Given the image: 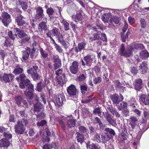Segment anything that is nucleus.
Segmentation results:
<instances>
[{
    "label": "nucleus",
    "instance_id": "obj_1",
    "mask_svg": "<svg viewBox=\"0 0 149 149\" xmlns=\"http://www.w3.org/2000/svg\"><path fill=\"white\" fill-rule=\"evenodd\" d=\"M58 122L61 125L62 128L65 130L66 128L65 123L68 127H74L75 125L76 120L71 115L62 117V120H60Z\"/></svg>",
    "mask_w": 149,
    "mask_h": 149
},
{
    "label": "nucleus",
    "instance_id": "obj_2",
    "mask_svg": "<svg viewBox=\"0 0 149 149\" xmlns=\"http://www.w3.org/2000/svg\"><path fill=\"white\" fill-rule=\"evenodd\" d=\"M24 83L28 87V89L24 91L25 95L31 99L33 97V93L34 91L33 86L30 83V81L29 79H26L24 82L22 81L19 84V87L22 89L24 88L25 87Z\"/></svg>",
    "mask_w": 149,
    "mask_h": 149
},
{
    "label": "nucleus",
    "instance_id": "obj_3",
    "mask_svg": "<svg viewBox=\"0 0 149 149\" xmlns=\"http://www.w3.org/2000/svg\"><path fill=\"white\" fill-rule=\"evenodd\" d=\"M136 45V47H138V48L139 46L140 47L143 46V45L140 44H137ZM133 45H131L130 47V49H128L126 50L124 45L123 44H122L119 53L120 55L121 56L126 57L130 56L132 55V52L134 51H135L137 48V47L133 48Z\"/></svg>",
    "mask_w": 149,
    "mask_h": 149
},
{
    "label": "nucleus",
    "instance_id": "obj_4",
    "mask_svg": "<svg viewBox=\"0 0 149 149\" xmlns=\"http://www.w3.org/2000/svg\"><path fill=\"white\" fill-rule=\"evenodd\" d=\"M27 123V120L23 119L21 120H19L14 126L15 132L18 134H22L25 129L24 125L26 126Z\"/></svg>",
    "mask_w": 149,
    "mask_h": 149
},
{
    "label": "nucleus",
    "instance_id": "obj_5",
    "mask_svg": "<svg viewBox=\"0 0 149 149\" xmlns=\"http://www.w3.org/2000/svg\"><path fill=\"white\" fill-rule=\"evenodd\" d=\"M0 19L5 26H7L11 21L10 15L7 12L2 13Z\"/></svg>",
    "mask_w": 149,
    "mask_h": 149
},
{
    "label": "nucleus",
    "instance_id": "obj_6",
    "mask_svg": "<svg viewBox=\"0 0 149 149\" xmlns=\"http://www.w3.org/2000/svg\"><path fill=\"white\" fill-rule=\"evenodd\" d=\"M38 70V68L37 66H33L32 68L28 69L27 72L28 74H30L34 80L38 79L39 78V76L37 73V70Z\"/></svg>",
    "mask_w": 149,
    "mask_h": 149
},
{
    "label": "nucleus",
    "instance_id": "obj_7",
    "mask_svg": "<svg viewBox=\"0 0 149 149\" xmlns=\"http://www.w3.org/2000/svg\"><path fill=\"white\" fill-rule=\"evenodd\" d=\"M65 100L64 95L63 94H59L56 97L55 104L58 107H61L63 104Z\"/></svg>",
    "mask_w": 149,
    "mask_h": 149
},
{
    "label": "nucleus",
    "instance_id": "obj_8",
    "mask_svg": "<svg viewBox=\"0 0 149 149\" xmlns=\"http://www.w3.org/2000/svg\"><path fill=\"white\" fill-rule=\"evenodd\" d=\"M67 92L70 96H74L76 95L77 93V89L75 86L73 84L71 85L67 88Z\"/></svg>",
    "mask_w": 149,
    "mask_h": 149
},
{
    "label": "nucleus",
    "instance_id": "obj_9",
    "mask_svg": "<svg viewBox=\"0 0 149 149\" xmlns=\"http://www.w3.org/2000/svg\"><path fill=\"white\" fill-rule=\"evenodd\" d=\"M78 63L76 61H74L70 67V70L72 73L76 74L78 70Z\"/></svg>",
    "mask_w": 149,
    "mask_h": 149
},
{
    "label": "nucleus",
    "instance_id": "obj_10",
    "mask_svg": "<svg viewBox=\"0 0 149 149\" xmlns=\"http://www.w3.org/2000/svg\"><path fill=\"white\" fill-rule=\"evenodd\" d=\"M140 99L145 105H149V95L142 94L140 95Z\"/></svg>",
    "mask_w": 149,
    "mask_h": 149
},
{
    "label": "nucleus",
    "instance_id": "obj_11",
    "mask_svg": "<svg viewBox=\"0 0 149 149\" xmlns=\"http://www.w3.org/2000/svg\"><path fill=\"white\" fill-rule=\"evenodd\" d=\"M53 59L54 63V66L55 69H56L61 66V61L58 55L54 56Z\"/></svg>",
    "mask_w": 149,
    "mask_h": 149
},
{
    "label": "nucleus",
    "instance_id": "obj_12",
    "mask_svg": "<svg viewBox=\"0 0 149 149\" xmlns=\"http://www.w3.org/2000/svg\"><path fill=\"white\" fill-rule=\"evenodd\" d=\"M15 36L17 38H22L26 36V34L22 30H20L18 28H16L15 29Z\"/></svg>",
    "mask_w": 149,
    "mask_h": 149
},
{
    "label": "nucleus",
    "instance_id": "obj_13",
    "mask_svg": "<svg viewBox=\"0 0 149 149\" xmlns=\"http://www.w3.org/2000/svg\"><path fill=\"white\" fill-rule=\"evenodd\" d=\"M24 19V17L20 15H16L15 21L19 26H22L25 24Z\"/></svg>",
    "mask_w": 149,
    "mask_h": 149
},
{
    "label": "nucleus",
    "instance_id": "obj_14",
    "mask_svg": "<svg viewBox=\"0 0 149 149\" xmlns=\"http://www.w3.org/2000/svg\"><path fill=\"white\" fill-rule=\"evenodd\" d=\"M26 50L23 51L22 52V58L24 61L27 60L29 58L30 53V48L27 47L25 49Z\"/></svg>",
    "mask_w": 149,
    "mask_h": 149
},
{
    "label": "nucleus",
    "instance_id": "obj_15",
    "mask_svg": "<svg viewBox=\"0 0 149 149\" xmlns=\"http://www.w3.org/2000/svg\"><path fill=\"white\" fill-rule=\"evenodd\" d=\"M83 59L84 60H82L81 61L82 64L83 65H87L91 62L93 60L91 58V56L89 55H88L84 57Z\"/></svg>",
    "mask_w": 149,
    "mask_h": 149
},
{
    "label": "nucleus",
    "instance_id": "obj_16",
    "mask_svg": "<svg viewBox=\"0 0 149 149\" xmlns=\"http://www.w3.org/2000/svg\"><path fill=\"white\" fill-rule=\"evenodd\" d=\"M86 45V43L85 41H83L81 43H79L77 47H76L75 48V51L77 53L80 52L81 50L84 49L85 46Z\"/></svg>",
    "mask_w": 149,
    "mask_h": 149
},
{
    "label": "nucleus",
    "instance_id": "obj_17",
    "mask_svg": "<svg viewBox=\"0 0 149 149\" xmlns=\"http://www.w3.org/2000/svg\"><path fill=\"white\" fill-rule=\"evenodd\" d=\"M147 65V62L145 61L143 62L140 64L139 68L142 70L141 71L144 74L146 72L148 69Z\"/></svg>",
    "mask_w": 149,
    "mask_h": 149
},
{
    "label": "nucleus",
    "instance_id": "obj_18",
    "mask_svg": "<svg viewBox=\"0 0 149 149\" xmlns=\"http://www.w3.org/2000/svg\"><path fill=\"white\" fill-rule=\"evenodd\" d=\"M46 23V22L43 21L40 22L38 25V29L42 31L46 30L47 29V26Z\"/></svg>",
    "mask_w": 149,
    "mask_h": 149
},
{
    "label": "nucleus",
    "instance_id": "obj_19",
    "mask_svg": "<svg viewBox=\"0 0 149 149\" xmlns=\"http://www.w3.org/2000/svg\"><path fill=\"white\" fill-rule=\"evenodd\" d=\"M34 110L35 111H39L40 110L43 111V110L42 105L39 102L34 105Z\"/></svg>",
    "mask_w": 149,
    "mask_h": 149
},
{
    "label": "nucleus",
    "instance_id": "obj_20",
    "mask_svg": "<svg viewBox=\"0 0 149 149\" xmlns=\"http://www.w3.org/2000/svg\"><path fill=\"white\" fill-rule=\"evenodd\" d=\"M120 19L119 17L114 16L110 18L109 22L110 24H113V22L116 24H118L119 22Z\"/></svg>",
    "mask_w": 149,
    "mask_h": 149
},
{
    "label": "nucleus",
    "instance_id": "obj_21",
    "mask_svg": "<svg viewBox=\"0 0 149 149\" xmlns=\"http://www.w3.org/2000/svg\"><path fill=\"white\" fill-rule=\"evenodd\" d=\"M13 78V76L11 74H5L3 76V79L6 82H9L12 81Z\"/></svg>",
    "mask_w": 149,
    "mask_h": 149
},
{
    "label": "nucleus",
    "instance_id": "obj_22",
    "mask_svg": "<svg viewBox=\"0 0 149 149\" xmlns=\"http://www.w3.org/2000/svg\"><path fill=\"white\" fill-rule=\"evenodd\" d=\"M56 37L58 38L59 42H60L61 45L64 46V47H65L66 45V44L65 41L63 39V36L62 34L60 33L58 36H56Z\"/></svg>",
    "mask_w": 149,
    "mask_h": 149
},
{
    "label": "nucleus",
    "instance_id": "obj_23",
    "mask_svg": "<svg viewBox=\"0 0 149 149\" xmlns=\"http://www.w3.org/2000/svg\"><path fill=\"white\" fill-rule=\"evenodd\" d=\"M111 99L113 103L118 104L120 102L119 100V96L117 94L113 95L111 96Z\"/></svg>",
    "mask_w": 149,
    "mask_h": 149
},
{
    "label": "nucleus",
    "instance_id": "obj_24",
    "mask_svg": "<svg viewBox=\"0 0 149 149\" xmlns=\"http://www.w3.org/2000/svg\"><path fill=\"white\" fill-rule=\"evenodd\" d=\"M127 108V103L125 102H122L120 103L118 107V109L120 111H122Z\"/></svg>",
    "mask_w": 149,
    "mask_h": 149
},
{
    "label": "nucleus",
    "instance_id": "obj_25",
    "mask_svg": "<svg viewBox=\"0 0 149 149\" xmlns=\"http://www.w3.org/2000/svg\"><path fill=\"white\" fill-rule=\"evenodd\" d=\"M72 18L76 22H79L82 19V16L80 13H77L75 16H72Z\"/></svg>",
    "mask_w": 149,
    "mask_h": 149
},
{
    "label": "nucleus",
    "instance_id": "obj_26",
    "mask_svg": "<svg viewBox=\"0 0 149 149\" xmlns=\"http://www.w3.org/2000/svg\"><path fill=\"white\" fill-rule=\"evenodd\" d=\"M13 41L11 40L10 38H6V40L3 43V45L6 47H10L13 45Z\"/></svg>",
    "mask_w": 149,
    "mask_h": 149
},
{
    "label": "nucleus",
    "instance_id": "obj_27",
    "mask_svg": "<svg viewBox=\"0 0 149 149\" xmlns=\"http://www.w3.org/2000/svg\"><path fill=\"white\" fill-rule=\"evenodd\" d=\"M63 77L60 76L57 79V81L58 84L61 86L63 85L65 81V75L64 74L62 75Z\"/></svg>",
    "mask_w": 149,
    "mask_h": 149
},
{
    "label": "nucleus",
    "instance_id": "obj_28",
    "mask_svg": "<svg viewBox=\"0 0 149 149\" xmlns=\"http://www.w3.org/2000/svg\"><path fill=\"white\" fill-rule=\"evenodd\" d=\"M77 141L78 142L81 143L82 142L84 139V137L83 134H80V133L77 132Z\"/></svg>",
    "mask_w": 149,
    "mask_h": 149
},
{
    "label": "nucleus",
    "instance_id": "obj_29",
    "mask_svg": "<svg viewBox=\"0 0 149 149\" xmlns=\"http://www.w3.org/2000/svg\"><path fill=\"white\" fill-rule=\"evenodd\" d=\"M61 22L62 23L64 26V29L65 31L68 30L69 29V25L68 22L66 20L63 19H62L61 20Z\"/></svg>",
    "mask_w": 149,
    "mask_h": 149
},
{
    "label": "nucleus",
    "instance_id": "obj_30",
    "mask_svg": "<svg viewBox=\"0 0 149 149\" xmlns=\"http://www.w3.org/2000/svg\"><path fill=\"white\" fill-rule=\"evenodd\" d=\"M140 56L142 58H147L149 56L148 52L146 50L142 51L140 53Z\"/></svg>",
    "mask_w": 149,
    "mask_h": 149
},
{
    "label": "nucleus",
    "instance_id": "obj_31",
    "mask_svg": "<svg viewBox=\"0 0 149 149\" xmlns=\"http://www.w3.org/2000/svg\"><path fill=\"white\" fill-rule=\"evenodd\" d=\"M90 149H100V147L97 144L92 143L89 145H87V147Z\"/></svg>",
    "mask_w": 149,
    "mask_h": 149
},
{
    "label": "nucleus",
    "instance_id": "obj_32",
    "mask_svg": "<svg viewBox=\"0 0 149 149\" xmlns=\"http://www.w3.org/2000/svg\"><path fill=\"white\" fill-rule=\"evenodd\" d=\"M36 18L39 20H45V19H46V18L45 17V15L43 14L36 13Z\"/></svg>",
    "mask_w": 149,
    "mask_h": 149
},
{
    "label": "nucleus",
    "instance_id": "obj_33",
    "mask_svg": "<svg viewBox=\"0 0 149 149\" xmlns=\"http://www.w3.org/2000/svg\"><path fill=\"white\" fill-rule=\"evenodd\" d=\"M110 15L109 14L105 13L102 16V21L104 22H106L108 21V19L110 17Z\"/></svg>",
    "mask_w": 149,
    "mask_h": 149
},
{
    "label": "nucleus",
    "instance_id": "obj_34",
    "mask_svg": "<svg viewBox=\"0 0 149 149\" xmlns=\"http://www.w3.org/2000/svg\"><path fill=\"white\" fill-rule=\"evenodd\" d=\"M23 71L22 68H20L19 66H17L13 71V73L15 74H18L22 73Z\"/></svg>",
    "mask_w": 149,
    "mask_h": 149
},
{
    "label": "nucleus",
    "instance_id": "obj_35",
    "mask_svg": "<svg viewBox=\"0 0 149 149\" xmlns=\"http://www.w3.org/2000/svg\"><path fill=\"white\" fill-rule=\"evenodd\" d=\"M109 110L110 112L113 115L115 116L117 118H119L120 115L119 113L115 110L113 109L112 108H109Z\"/></svg>",
    "mask_w": 149,
    "mask_h": 149
},
{
    "label": "nucleus",
    "instance_id": "obj_36",
    "mask_svg": "<svg viewBox=\"0 0 149 149\" xmlns=\"http://www.w3.org/2000/svg\"><path fill=\"white\" fill-rule=\"evenodd\" d=\"M101 136V142H102L104 143L106 142L107 141H108L109 139V136L106 134H103Z\"/></svg>",
    "mask_w": 149,
    "mask_h": 149
},
{
    "label": "nucleus",
    "instance_id": "obj_37",
    "mask_svg": "<svg viewBox=\"0 0 149 149\" xmlns=\"http://www.w3.org/2000/svg\"><path fill=\"white\" fill-rule=\"evenodd\" d=\"M52 34L55 36H58L60 33V32L58 29L57 28H55L53 29L52 30Z\"/></svg>",
    "mask_w": 149,
    "mask_h": 149
},
{
    "label": "nucleus",
    "instance_id": "obj_38",
    "mask_svg": "<svg viewBox=\"0 0 149 149\" xmlns=\"http://www.w3.org/2000/svg\"><path fill=\"white\" fill-rule=\"evenodd\" d=\"M94 140L97 142H101V139L100 137V134L95 133L94 136Z\"/></svg>",
    "mask_w": 149,
    "mask_h": 149
},
{
    "label": "nucleus",
    "instance_id": "obj_39",
    "mask_svg": "<svg viewBox=\"0 0 149 149\" xmlns=\"http://www.w3.org/2000/svg\"><path fill=\"white\" fill-rule=\"evenodd\" d=\"M140 25L141 28H145L146 27V22L145 20L141 18L140 19Z\"/></svg>",
    "mask_w": 149,
    "mask_h": 149
},
{
    "label": "nucleus",
    "instance_id": "obj_40",
    "mask_svg": "<svg viewBox=\"0 0 149 149\" xmlns=\"http://www.w3.org/2000/svg\"><path fill=\"white\" fill-rule=\"evenodd\" d=\"M136 100L135 98L132 97L131 99L129 101L130 102L129 104H130V105L133 107H135V106L134 105V104L136 102Z\"/></svg>",
    "mask_w": 149,
    "mask_h": 149
},
{
    "label": "nucleus",
    "instance_id": "obj_41",
    "mask_svg": "<svg viewBox=\"0 0 149 149\" xmlns=\"http://www.w3.org/2000/svg\"><path fill=\"white\" fill-rule=\"evenodd\" d=\"M80 88L81 93L83 94H84L87 91V87L86 85H81L80 86Z\"/></svg>",
    "mask_w": 149,
    "mask_h": 149
},
{
    "label": "nucleus",
    "instance_id": "obj_42",
    "mask_svg": "<svg viewBox=\"0 0 149 149\" xmlns=\"http://www.w3.org/2000/svg\"><path fill=\"white\" fill-rule=\"evenodd\" d=\"M103 114L104 118L106 119L107 121L111 118V115L107 112H103Z\"/></svg>",
    "mask_w": 149,
    "mask_h": 149
},
{
    "label": "nucleus",
    "instance_id": "obj_43",
    "mask_svg": "<svg viewBox=\"0 0 149 149\" xmlns=\"http://www.w3.org/2000/svg\"><path fill=\"white\" fill-rule=\"evenodd\" d=\"M40 52L42 57L44 58H46L47 57L48 53H47L44 51L42 48L40 49Z\"/></svg>",
    "mask_w": 149,
    "mask_h": 149
},
{
    "label": "nucleus",
    "instance_id": "obj_44",
    "mask_svg": "<svg viewBox=\"0 0 149 149\" xmlns=\"http://www.w3.org/2000/svg\"><path fill=\"white\" fill-rule=\"evenodd\" d=\"M79 131L81 132L87 133L88 129L84 126H81L79 128Z\"/></svg>",
    "mask_w": 149,
    "mask_h": 149
},
{
    "label": "nucleus",
    "instance_id": "obj_45",
    "mask_svg": "<svg viewBox=\"0 0 149 149\" xmlns=\"http://www.w3.org/2000/svg\"><path fill=\"white\" fill-rule=\"evenodd\" d=\"M20 5L22 9L24 10H26L28 7L27 3L26 2H22L20 3Z\"/></svg>",
    "mask_w": 149,
    "mask_h": 149
},
{
    "label": "nucleus",
    "instance_id": "obj_46",
    "mask_svg": "<svg viewBox=\"0 0 149 149\" xmlns=\"http://www.w3.org/2000/svg\"><path fill=\"white\" fill-rule=\"evenodd\" d=\"M105 131L108 132H109L110 134L113 135H115V132L112 129L109 128H107L105 129Z\"/></svg>",
    "mask_w": 149,
    "mask_h": 149
},
{
    "label": "nucleus",
    "instance_id": "obj_47",
    "mask_svg": "<svg viewBox=\"0 0 149 149\" xmlns=\"http://www.w3.org/2000/svg\"><path fill=\"white\" fill-rule=\"evenodd\" d=\"M123 85V84H121L118 81L117 82V84L116 85V88L119 89L120 90H121V89L123 90L124 88Z\"/></svg>",
    "mask_w": 149,
    "mask_h": 149
},
{
    "label": "nucleus",
    "instance_id": "obj_48",
    "mask_svg": "<svg viewBox=\"0 0 149 149\" xmlns=\"http://www.w3.org/2000/svg\"><path fill=\"white\" fill-rule=\"evenodd\" d=\"M22 98L20 96L17 97L15 98L16 103L18 106H19L20 105L22 102Z\"/></svg>",
    "mask_w": 149,
    "mask_h": 149
},
{
    "label": "nucleus",
    "instance_id": "obj_49",
    "mask_svg": "<svg viewBox=\"0 0 149 149\" xmlns=\"http://www.w3.org/2000/svg\"><path fill=\"white\" fill-rule=\"evenodd\" d=\"M128 21L129 24H134L135 22V19L132 17H128Z\"/></svg>",
    "mask_w": 149,
    "mask_h": 149
},
{
    "label": "nucleus",
    "instance_id": "obj_50",
    "mask_svg": "<svg viewBox=\"0 0 149 149\" xmlns=\"http://www.w3.org/2000/svg\"><path fill=\"white\" fill-rule=\"evenodd\" d=\"M56 50L59 53H61L63 52V50L59 45L56 44L54 46Z\"/></svg>",
    "mask_w": 149,
    "mask_h": 149
},
{
    "label": "nucleus",
    "instance_id": "obj_51",
    "mask_svg": "<svg viewBox=\"0 0 149 149\" xmlns=\"http://www.w3.org/2000/svg\"><path fill=\"white\" fill-rule=\"evenodd\" d=\"M108 122L113 126L116 127L117 126V124L115 120H113L111 118L110 120L108 121Z\"/></svg>",
    "mask_w": 149,
    "mask_h": 149
},
{
    "label": "nucleus",
    "instance_id": "obj_52",
    "mask_svg": "<svg viewBox=\"0 0 149 149\" xmlns=\"http://www.w3.org/2000/svg\"><path fill=\"white\" fill-rule=\"evenodd\" d=\"M54 12V10L53 8H50L47 10V13L49 15H52Z\"/></svg>",
    "mask_w": 149,
    "mask_h": 149
},
{
    "label": "nucleus",
    "instance_id": "obj_53",
    "mask_svg": "<svg viewBox=\"0 0 149 149\" xmlns=\"http://www.w3.org/2000/svg\"><path fill=\"white\" fill-rule=\"evenodd\" d=\"M101 78L100 77H98L95 78L93 80V82L95 84L100 83L101 81Z\"/></svg>",
    "mask_w": 149,
    "mask_h": 149
},
{
    "label": "nucleus",
    "instance_id": "obj_54",
    "mask_svg": "<svg viewBox=\"0 0 149 149\" xmlns=\"http://www.w3.org/2000/svg\"><path fill=\"white\" fill-rule=\"evenodd\" d=\"M46 123V122L45 120H42L40 122H38L37 125L38 126H43Z\"/></svg>",
    "mask_w": 149,
    "mask_h": 149
},
{
    "label": "nucleus",
    "instance_id": "obj_55",
    "mask_svg": "<svg viewBox=\"0 0 149 149\" xmlns=\"http://www.w3.org/2000/svg\"><path fill=\"white\" fill-rule=\"evenodd\" d=\"M122 112L125 117H127L129 115V111L127 108L122 110Z\"/></svg>",
    "mask_w": 149,
    "mask_h": 149
},
{
    "label": "nucleus",
    "instance_id": "obj_56",
    "mask_svg": "<svg viewBox=\"0 0 149 149\" xmlns=\"http://www.w3.org/2000/svg\"><path fill=\"white\" fill-rule=\"evenodd\" d=\"M43 10L42 8L40 7H38L36 8V13L38 14H42L43 13Z\"/></svg>",
    "mask_w": 149,
    "mask_h": 149
},
{
    "label": "nucleus",
    "instance_id": "obj_57",
    "mask_svg": "<svg viewBox=\"0 0 149 149\" xmlns=\"http://www.w3.org/2000/svg\"><path fill=\"white\" fill-rule=\"evenodd\" d=\"M100 34L98 33L94 34L93 36V40H100Z\"/></svg>",
    "mask_w": 149,
    "mask_h": 149
},
{
    "label": "nucleus",
    "instance_id": "obj_58",
    "mask_svg": "<svg viewBox=\"0 0 149 149\" xmlns=\"http://www.w3.org/2000/svg\"><path fill=\"white\" fill-rule=\"evenodd\" d=\"M85 79V75L83 74H80L79 76L78 79V80L79 81H82L84 80Z\"/></svg>",
    "mask_w": 149,
    "mask_h": 149
},
{
    "label": "nucleus",
    "instance_id": "obj_59",
    "mask_svg": "<svg viewBox=\"0 0 149 149\" xmlns=\"http://www.w3.org/2000/svg\"><path fill=\"white\" fill-rule=\"evenodd\" d=\"M134 113L138 116H140L141 115V112L137 109H135L133 111Z\"/></svg>",
    "mask_w": 149,
    "mask_h": 149
},
{
    "label": "nucleus",
    "instance_id": "obj_60",
    "mask_svg": "<svg viewBox=\"0 0 149 149\" xmlns=\"http://www.w3.org/2000/svg\"><path fill=\"white\" fill-rule=\"evenodd\" d=\"M8 35L10 38L11 39L13 40H14L15 38V37L13 34L12 33L11 31H10L8 32Z\"/></svg>",
    "mask_w": 149,
    "mask_h": 149
},
{
    "label": "nucleus",
    "instance_id": "obj_61",
    "mask_svg": "<svg viewBox=\"0 0 149 149\" xmlns=\"http://www.w3.org/2000/svg\"><path fill=\"white\" fill-rule=\"evenodd\" d=\"M131 120V122L133 123H134L137 121V119L136 117L135 116H132L130 118Z\"/></svg>",
    "mask_w": 149,
    "mask_h": 149
},
{
    "label": "nucleus",
    "instance_id": "obj_62",
    "mask_svg": "<svg viewBox=\"0 0 149 149\" xmlns=\"http://www.w3.org/2000/svg\"><path fill=\"white\" fill-rule=\"evenodd\" d=\"M42 89V87L41 85V83H39L37 84L36 90L38 91H41Z\"/></svg>",
    "mask_w": 149,
    "mask_h": 149
},
{
    "label": "nucleus",
    "instance_id": "obj_63",
    "mask_svg": "<svg viewBox=\"0 0 149 149\" xmlns=\"http://www.w3.org/2000/svg\"><path fill=\"white\" fill-rule=\"evenodd\" d=\"M30 38V37H26L24 39H23L21 40V42L22 43H25L26 42H28L29 41V40Z\"/></svg>",
    "mask_w": 149,
    "mask_h": 149
},
{
    "label": "nucleus",
    "instance_id": "obj_64",
    "mask_svg": "<svg viewBox=\"0 0 149 149\" xmlns=\"http://www.w3.org/2000/svg\"><path fill=\"white\" fill-rule=\"evenodd\" d=\"M44 149H52V145L50 144H45L43 146Z\"/></svg>",
    "mask_w": 149,
    "mask_h": 149
}]
</instances>
